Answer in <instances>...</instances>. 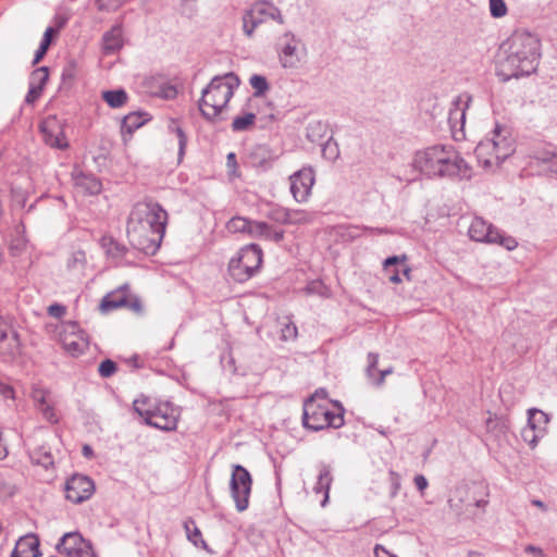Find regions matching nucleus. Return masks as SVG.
<instances>
[{"label": "nucleus", "instance_id": "f257e3e1", "mask_svg": "<svg viewBox=\"0 0 557 557\" xmlns=\"http://www.w3.org/2000/svg\"><path fill=\"white\" fill-rule=\"evenodd\" d=\"M541 42L529 32H515L503 41L495 54L496 75L503 82L535 72Z\"/></svg>", "mask_w": 557, "mask_h": 557}, {"label": "nucleus", "instance_id": "f03ea898", "mask_svg": "<svg viewBox=\"0 0 557 557\" xmlns=\"http://www.w3.org/2000/svg\"><path fill=\"white\" fill-rule=\"evenodd\" d=\"M168 224V212L157 202H137L127 218L129 244L146 255H154L162 243Z\"/></svg>", "mask_w": 557, "mask_h": 557}, {"label": "nucleus", "instance_id": "7ed1b4c3", "mask_svg": "<svg viewBox=\"0 0 557 557\" xmlns=\"http://www.w3.org/2000/svg\"><path fill=\"white\" fill-rule=\"evenodd\" d=\"M411 165L428 177L469 176L467 163L451 145H434L417 151Z\"/></svg>", "mask_w": 557, "mask_h": 557}, {"label": "nucleus", "instance_id": "20e7f679", "mask_svg": "<svg viewBox=\"0 0 557 557\" xmlns=\"http://www.w3.org/2000/svg\"><path fill=\"white\" fill-rule=\"evenodd\" d=\"M239 79L234 73L214 76L201 91L199 110L201 115L211 122L222 120V112L227 107Z\"/></svg>", "mask_w": 557, "mask_h": 557}, {"label": "nucleus", "instance_id": "39448f33", "mask_svg": "<svg viewBox=\"0 0 557 557\" xmlns=\"http://www.w3.org/2000/svg\"><path fill=\"white\" fill-rule=\"evenodd\" d=\"M302 424L312 431L338 429L344 424L343 409L332 411L326 403H319L314 397H310L304 404Z\"/></svg>", "mask_w": 557, "mask_h": 557}, {"label": "nucleus", "instance_id": "423d86ee", "mask_svg": "<svg viewBox=\"0 0 557 557\" xmlns=\"http://www.w3.org/2000/svg\"><path fill=\"white\" fill-rule=\"evenodd\" d=\"M261 263V248L256 244H250L242 248L237 256L230 260L228 274L235 282L244 283L256 274Z\"/></svg>", "mask_w": 557, "mask_h": 557}, {"label": "nucleus", "instance_id": "0eeeda50", "mask_svg": "<svg viewBox=\"0 0 557 557\" xmlns=\"http://www.w3.org/2000/svg\"><path fill=\"white\" fill-rule=\"evenodd\" d=\"M119 308H127L137 315L144 314L145 309L141 299L131 292L128 283L108 293L99 305V309L102 313H108Z\"/></svg>", "mask_w": 557, "mask_h": 557}, {"label": "nucleus", "instance_id": "6e6552de", "mask_svg": "<svg viewBox=\"0 0 557 557\" xmlns=\"http://www.w3.org/2000/svg\"><path fill=\"white\" fill-rule=\"evenodd\" d=\"M273 20L278 24L284 23V18L278 8L269 1H258L251 5L243 15V30L247 37L253 35L255 29L262 23Z\"/></svg>", "mask_w": 557, "mask_h": 557}, {"label": "nucleus", "instance_id": "1a4fd4ad", "mask_svg": "<svg viewBox=\"0 0 557 557\" xmlns=\"http://www.w3.org/2000/svg\"><path fill=\"white\" fill-rule=\"evenodd\" d=\"M275 49L284 69H298L306 57V48L293 33L286 32L277 38Z\"/></svg>", "mask_w": 557, "mask_h": 557}, {"label": "nucleus", "instance_id": "9d476101", "mask_svg": "<svg viewBox=\"0 0 557 557\" xmlns=\"http://www.w3.org/2000/svg\"><path fill=\"white\" fill-rule=\"evenodd\" d=\"M252 479L249 471L240 466L234 465L230 480L231 496L239 512L245 511L249 506Z\"/></svg>", "mask_w": 557, "mask_h": 557}, {"label": "nucleus", "instance_id": "9b49d317", "mask_svg": "<svg viewBox=\"0 0 557 557\" xmlns=\"http://www.w3.org/2000/svg\"><path fill=\"white\" fill-rule=\"evenodd\" d=\"M59 335L64 350L73 357L84 354L88 348V337L76 322H63Z\"/></svg>", "mask_w": 557, "mask_h": 557}, {"label": "nucleus", "instance_id": "f8f14e48", "mask_svg": "<svg viewBox=\"0 0 557 557\" xmlns=\"http://www.w3.org/2000/svg\"><path fill=\"white\" fill-rule=\"evenodd\" d=\"M59 554L65 557H98L91 543L78 532L65 533L55 546Z\"/></svg>", "mask_w": 557, "mask_h": 557}, {"label": "nucleus", "instance_id": "ddd939ff", "mask_svg": "<svg viewBox=\"0 0 557 557\" xmlns=\"http://www.w3.org/2000/svg\"><path fill=\"white\" fill-rule=\"evenodd\" d=\"M180 410L169 401L159 403L148 414L147 425L162 431H174L177 426Z\"/></svg>", "mask_w": 557, "mask_h": 557}, {"label": "nucleus", "instance_id": "4468645a", "mask_svg": "<svg viewBox=\"0 0 557 557\" xmlns=\"http://www.w3.org/2000/svg\"><path fill=\"white\" fill-rule=\"evenodd\" d=\"M35 408L41 417L51 424L59 422L60 417L57 411V399L53 393L44 386L34 385L30 393Z\"/></svg>", "mask_w": 557, "mask_h": 557}, {"label": "nucleus", "instance_id": "2eb2a0df", "mask_svg": "<svg viewBox=\"0 0 557 557\" xmlns=\"http://www.w3.org/2000/svg\"><path fill=\"white\" fill-rule=\"evenodd\" d=\"M65 497L74 504L89 499L95 492V483L87 475L73 474L65 483Z\"/></svg>", "mask_w": 557, "mask_h": 557}, {"label": "nucleus", "instance_id": "dca6fc26", "mask_svg": "<svg viewBox=\"0 0 557 557\" xmlns=\"http://www.w3.org/2000/svg\"><path fill=\"white\" fill-rule=\"evenodd\" d=\"M21 352L17 332L0 315V356L10 361Z\"/></svg>", "mask_w": 557, "mask_h": 557}, {"label": "nucleus", "instance_id": "f3484780", "mask_svg": "<svg viewBox=\"0 0 557 557\" xmlns=\"http://www.w3.org/2000/svg\"><path fill=\"white\" fill-rule=\"evenodd\" d=\"M290 193L297 202L306 201L311 195L314 173L311 168H302L289 176Z\"/></svg>", "mask_w": 557, "mask_h": 557}, {"label": "nucleus", "instance_id": "a211bd4d", "mask_svg": "<svg viewBox=\"0 0 557 557\" xmlns=\"http://www.w3.org/2000/svg\"><path fill=\"white\" fill-rule=\"evenodd\" d=\"M492 144L495 157L499 161L507 159L515 151L511 131L505 125H495Z\"/></svg>", "mask_w": 557, "mask_h": 557}, {"label": "nucleus", "instance_id": "6ab92c4d", "mask_svg": "<svg viewBox=\"0 0 557 557\" xmlns=\"http://www.w3.org/2000/svg\"><path fill=\"white\" fill-rule=\"evenodd\" d=\"M44 141L52 148L64 149L67 141L61 124L55 117H48L40 124Z\"/></svg>", "mask_w": 557, "mask_h": 557}, {"label": "nucleus", "instance_id": "aec40b11", "mask_svg": "<svg viewBox=\"0 0 557 557\" xmlns=\"http://www.w3.org/2000/svg\"><path fill=\"white\" fill-rule=\"evenodd\" d=\"M463 493H466V491L458 490L457 494L448 500L450 508L458 516H462L465 518H474L479 516V513L484 512L486 503L483 499L472 498L463 506Z\"/></svg>", "mask_w": 557, "mask_h": 557}, {"label": "nucleus", "instance_id": "412c9836", "mask_svg": "<svg viewBox=\"0 0 557 557\" xmlns=\"http://www.w3.org/2000/svg\"><path fill=\"white\" fill-rule=\"evenodd\" d=\"M143 88L147 94L163 99H173L177 95L176 88L161 75L146 77Z\"/></svg>", "mask_w": 557, "mask_h": 557}, {"label": "nucleus", "instance_id": "4be33fe9", "mask_svg": "<svg viewBox=\"0 0 557 557\" xmlns=\"http://www.w3.org/2000/svg\"><path fill=\"white\" fill-rule=\"evenodd\" d=\"M27 449L30 460L44 468L53 466V456L50 447H47L46 441H39L36 437H32L27 442Z\"/></svg>", "mask_w": 557, "mask_h": 557}, {"label": "nucleus", "instance_id": "5701e85b", "mask_svg": "<svg viewBox=\"0 0 557 557\" xmlns=\"http://www.w3.org/2000/svg\"><path fill=\"white\" fill-rule=\"evenodd\" d=\"M75 188L85 195H97L101 191V182L91 174H86L75 169L72 173Z\"/></svg>", "mask_w": 557, "mask_h": 557}, {"label": "nucleus", "instance_id": "b1692460", "mask_svg": "<svg viewBox=\"0 0 557 557\" xmlns=\"http://www.w3.org/2000/svg\"><path fill=\"white\" fill-rule=\"evenodd\" d=\"M39 555V539L36 534L29 533L20 537L11 557H38Z\"/></svg>", "mask_w": 557, "mask_h": 557}, {"label": "nucleus", "instance_id": "393cba45", "mask_svg": "<svg viewBox=\"0 0 557 557\" xmlns=\"http://www.w3.org/2000/svg\"><path fill=\"white\" fill-rule=\"evenodd\" d=\"M368 366L366 369V373L370 382L375 386H382L385 382V377L388 374H392L394 371L393 367H389L387 369L376 371V366L379 362V355L375 352H369L368 354Z\"/></svg>", "mask_w": 557, "mask_h": 557}, {"label": "nucleus", "instance_id": "a878e982", "mask_svg": "<svg viewBox=\"0 0 557 557\" xmlns=\"http://www.w3.org/2000/svg\"><path fill=\"white\" fill-rule=\"evenodd\" d=\"M123 30L121 25H114L102 36V50L104 54H112L123 47Z\"/></svg>", "mask_w": 557, "mask_h": 557}, {"label": "nucleus", "instance_id": "bb28decb", "mask_svg": "<svg viewBox=\"0 0 557 557\" xmlns=\"http://www.w3.org/2000/svg\"><path fill=\"white\" fill-rule=\"evenodd\" d=\"M332 481L333 478L330 468L327 466H322L318 475V481L313 486L315 494H323V499L321 502L322 507H324L329 500V493Z\"/></svg>", "mask_w": 557, "mask_h": 557}, {"label": "nucleus", "instance_id": "cd10ccee", "mask_svg": "<svg viewBox=\"0 0 557 557\" xmlns=\"http://www.w3.org/2000/svg\"><path fill=\"white\" fill-rule=\"evenodd\" d=\"M249 161L251 166L265 171L272 166L273 159L265 147L257 146L250 151Z\"/></svg>", "mask_w": 557, "mask_h": 557}, {"label": "nucleus", "instance_id": "c85d7f7f", "mask_svg": "<svg viewBox=\"0 0 557 557\" xmlns=\"http://www.w3.org/2000/svg\"><path fill=\"white\" fill-rule=\"evenodd\" d=\"M471 97L467 94L460 95L454 101V107L449 110L448 121L451 124V127H455L458 122H461V125L465 122V109L468 107Z\"/></svg>", "mask_w": 557, "mask_h": 557}, {"label": "nucleus", "instance_id": "c756f323", "mask_svg": "<svg viewBox=\"0 0 557 557\" xmlns=\"http://www.w3.org/2000/svg\"><path fill=\"white\" fill-rule=\"evenodd\" d=\"M286 224H309L314 220V213L305 210H285L280 218Z\"/></svg>", "mask_w": 557, "mask_h": 557}, {"label": "nucleus", "instance_id": "7c9ffc66", "mask_svg": "<svg viewBox=\"0 0 557 557\" xmlns=\"http://www.w3.org/2000/svg\"><path fill=\"white\" fill-rule=\"evenodd\" d=\"M472 240L485 243L487 242V225L481 218H474L468 230Z\"/></svg>", "mask_w": 557, "mask_h": 557}, {"label": "nucleus", "instance_id": "2f4dec72", "mask_svg": "<svg viewBox=\"0 0 557 557\" xmlns=\"http://www.w3.org/2000/svg\"><path fill=\"white\" fill-rule=\"evenodd\" d=\"M184 529L186 531L188 541H190L195 546H200L202 548L208 547L206 541L202 539L201 531L199 530V528L196 525V522L191 518L185 520Z\"/></svg>", "mask_w": 557, "mask_h": 557}, {"label": "nucleus", "instance_id": "473e14b6", "mask_svg": "<svg viewBox=\"0 0 557 557\" xmlns=\"http://www.w3.org/2000/svg\"><path fill=\"white\" fill-rule=\"evenodd\" d=\"M408 257L406 255L388 257L383 262V269L385 272H388L391 267L400 265L403 275L406 277L407 281L410 282L411 268L406 263Z\"/></svg>", "mask_w": 557, "mask_h": 557}, {"label": "nucleus", "instance_id": "72a5a7b5", "mask_svg": "<svg viewBox=\"0 0 557 557\" xmlns=\"http://www.w3.org/2000/svg\"><path fill=\"white\" fill-rule=\"evenodd\" d=\"M102 99L108 103L109 107L117 109L126 103L128 96L124 89H114L103 91Z\"/></svg>", "mask_w": 557, "mask_h": 557}, {"label": "nucleus", "instance_id": "f704fd0d", "mask_svg": "<svg viewBox=\"0 0 557 557\" xmlns=\"http://www.w3.org/2000/svg\"><path fill=\"white\" fill-rule=\"evenodd\" d=\"M146 121L147 119L145 117V114L140 112H132L123 119L121 128L123 132L132 134L137 128L143 126Z\"/></svg>", "mask_w": 557, "mask_h": 557}, {"label": "nucleus", "instance_id": "c9c22d12", "mask_svg": "<svg viewBox=\"0 0 557 557\" xmlns=\"http://www.w3.org/2000/svg\"><path fill=\"white\" fill-rule=\"evenodd\" d=\"M490 244H497L505 247L507 250H513L518 246L513 237L505 236L497 230H493L492 225H490Z\"/></svg>", "mask_w": 557, "mask_h": 557}, {"label": "nucleus", "instance_id": "e433bc0d", "mask_svg": "<svg viewBox=\"0 0 557 557\" xmlns=\"http://www.w3.org/2000/svg\"><path fill=\"white\" fill-rule=\"evenodd\" d=\"M256 123V114L252 112L236 116L232 122L233 132H245L250 129Z\"/></svg>", "mask_w": 557, "mask_h": 557}, {"label": "nucleus", "instance_id": "4c0bfd02", "mask_svg": "<svg viewBox=\"0 0 557 557\" xmlns=\"http://www.w3.org/2000/svg\"><path fill=\"white\" fill-rule=\"evenodd\" d=\"M548 423V416L539 409H530L528 424L536 429L539 432L544 431V426Z\"/></svg>", "mask_w": 557, "mask_h": 557}, {"label": "nucleus", "instance_id": "58836bf2", "mask_svg": "<svg viewBox=\"0 0 557 557\" xmlns=\"http://www.w3.org/2000/svg\"><path fill=\"white\" fill-rule=\"evenodd\" d=\"M49 78V70L47 66H41L34 70L29 77V85L44 90L45 85Z\"/></svg>", "mask_w": 557, "mask_h": 557}, {"label": "nucleus", "instance_id": "ea45409f", "mask_svg": "<svg viewBox=\"0 0 557 557\" xmlns=\"http://www.w3.org/2000/svg\"><path fill=\"white\" fill-rule=\"evenodd\" d=\"M249 84L253 89L255 97H262L270 88L267 78L259 74H253L249 78Z\"/></svg>", "mask_w": 557, "mask_h": 557}, {"label": "nucleus", "instance_id": "a19ab883", "mask_svg": "<svg viewBox=\"0 0 557 557\" xmlns=\"http://www.w3.org/2000/svg\"><path fill=\"white\" fill-rule=\"evenodd\" d=\"M250 224L251 220L242 216H235L228 221L227 228L233 233H248Z\"/></svg>", "mask_w": 557, "mask_h": 557}, {"label": "nucleus", "instance_id": "79ce46f5", "mask_svg": "<svg viewBox=\"0 0 557 557\" xmlns=\"http://www.w3.org/2000/svg\"><path fill=\"white\" fill-rule=\"evenodd\" d=\"M542 432H539L536 429H534L531 425H527L521 431V436L525 443L529 444L531 448H535L537 445V442L540 437L542 436Z\"/></svg>", "mask_w": 557, "mask_h": 557}, {"label": "nucleus", "instance_id": "37998d69", "mask_svg": "<svg viewBox=\"0 0 557 557\" xmlns=\"http://www.w3.org/2000/svg\"><path fill=\"white\" fill-rule=\"evenodd\" d=\"M149 399L147 397H141L138 399H135L133 403V408L135 412H137L140 417L144 418L145 423L148 420V414L151 413L152 409L148 406Z\"/></svg>", "mask_w": 557, "mask_h": 557}, {"label": "nucleus", "instance_id": "c03bdc74", "mask_svg": "<svg viewBox=\"0 0 557 557\" xmlns=\"http://www.w3.org/2000/svg\"><path fill=\"white\" fill-rule=\"evenodd\" d=\"M126 0H96L99 11L114 12L119 10Z\"/></svg>", "mask_w": 557, "mask_h": 557}, {"label": "nucleus", "instance_id": "a18cd8bd", "mask_svg": "<svg viewBox=\"0 0 557 557\" xmlns=\"http://www.w3.org/2000/svg\"><path fill=\"white\" fill-rule=\"evenodd\" d=\"M85 261V253L83 251H75L67 259L66 265L70 270H82Z\"/></svg>", "mask_w": 557, "mask_h": 557}, {"label": "nucleus", "instance_id": "49530a36", "mask_svg": "<svg viewBox=\"0 0 557 557\" xmlns=\"http://www.w3.org/2000/svg\"><path fill=\"white\" fill-rule=\"evenodd\" d=\"M507 5L504 0H490V13L494 17H503L507 14Z\"/></svg>", "mask_w": 557, "mask_h": 557}, {"label": "nucleus", "instance_id": "de8ad7c7", "mask_svg": "<svg viewBox=\"0 0 557 557\" xmlns=\"http://www.w3.org/2000/svg\"><path fill=\"white\" fill-rule=\"evenodd\" d=\"M297 327L296 325L290 322V321H287V322H284L282 324V329H281V339L282 341H293L297 337Z\"/></svg>", "mask_w": 557, "mask_h": 557}, {"label": "nucleus", "instance_id": "09e8293b", "mask_svg": "<svg viewBox=\"0 0 557 557\" xmlns=\"http://www.w3.org/2000/svg\"><path fill=\"white\" fill-rule=\"evenodd\" d=\"M116 363L111 359L103 360L98 368V372L101 377H110L116 372Z\"/></svg>", "mask_w": 557, "mask_h": 557}, {"label": "nucleus", "instance_id": "8fccbe9b", "mask_svg": "<svg viewBox=\"0 0 557 557\" xmlns=\"http://www.w3.org/2000/svg\"><path fill=\"white\" fill-rule=\"evenodd\" d=\"M268 225L265 222L251 221L248 234L252 237H263L268 235Z\"/></svg>", "mask_w": 557, "mask_h": 557}, {"label": "nucleus", "instance_id": "3c124183", "mask_svg": "<svg viewBox=\"0 0 557 557\" xmlns=\"http://www.w3.org/2000/svg\"><path fill=\"white\" fill-rule=\"evenodd\" d=\"M226 168L227 174L230 177L235 178L240 176V172L238 170V163L236 159V154L234 152H230L226 156Z\"/></svg>", "mask_w": 557, "mask_h": 557}, {"label": "nucleus", "instance_id": "603ef678", "mask_svg": "<svg viewBox=\"0 0 557 557\" xmlns=\"http://www.w3.org/2000/svg\"><path fill=\"white\" fill-rule=\"evenodd\" d=\"M388 475H389V482H391L389 495L393 498L398 494V492L400 490V475L393 470H391L388 472Z\"/></svg>", "mask_w": 557, "mask_h": 557}, {"label": "nucleus", "instance_id": "864d4df0", "mask_svg": "<svg viewBox=\"0 0 557 557\" xmlns=\"http://www.w3.org/2000/svg\"><path fill=\"white\" fill-rule=\"evenodd\" d=\"M41 94H42L41 89H38L35 86L29 85L28 92L25 97V102L33 104L34 102H36L39 99Z\"/></svg>", "mask_w": 557, "mask_h": 557}, {"label": "nucleus", "instance_id": "5fc2aeb1", "mask_svg": "<svg viewBox=\"0 0 557 557\" xmlns=\"http://www.w3.org/2000/svg\"><path fill=\"white\" fill-rule=\"evenodd\" d=\"M48 313L53 318H61L65 313V307L59 304H53L48 307Z\"/></svg>", "mask_w": 557, "mask_h": 557}, {"label": "nucleus", "instance_id": "6e6d98bb", "mask_svg": "<svg viewBox=\"0 0 557 557\" xmlns=\"http://www.w3.org/2000/svg\"><path fill=\"white\" fill-rule=\"evenodd\" d=\"M399 265H394L389 268V271L386 272L388 274V280L394 284L401 283V277L399 273L401 272V268H398Z\"/></svg>", "mask_w": 557, "mask_h": 557}, {"label": "nucleus", "instance_id": "4d7b16f0", "mask_svg": "<svg viewBox=\"0 0 557 557\" xmlns=\"http://www.w3.org/2000/svg\"><path fill=\"white\" fill-rule=\"evenodd\" d=\"M268 235H265V239L273 240L275 243H278L283 239L284 233L283 231H276L273 230L270 225H268Z\"/></svg>", "mask_w": 557, "mask_h": 557}, {"label": "nucleus", "instance_id": "13d9d810", "mask_svg": "<svg viewBox=\"0 0 557 557\" xmlns=\"http://www.w3.org/2000/svg\"><path fill=\"white\" fill-rule=\"evenodd\" d=\"M175 132L178 138L180 156H183L187 144V137L181 127H177Z\"/></svg>", "mask_w": 557, "mask_h": 557}, {"label": "nucleus", "instance_id": "bf43d9fd", "mask_svg": "<svg viewBox=\"0 0 557 557\" xmlns=\"http://www.w3.org/2000/svg\"><path fill=\"white\" fill-rule=\"evenodd\" d=\"M58 29L53 28V27H48L45 33H44V36H42V39H41V42L40 45H42L44 47H48L50 46L51 44V39H52V36L54 33H57Z\"/></svg>", "mask_w": 557, "mask_h": 557}, {"label": "nucleus", "instance_id": "052dcab7", "mask_svg": "<svg viewBox=\"0 0 557 557\" xmlns=\"http://www.w3.org/2000/svg\"><path fill=\"white\" fill-rule=\"evenodd\" d=\"M414 481V485L420 491V492H423L426 487H428V480L425 479L424 475L422 474H417L413 479Z\"/></svg>", "mask_w": 557, "mask_h": 557}, {"label": "nucleus", "instance_id": "680f3d73", "mask_svg": "<svg viewBox=\"0 0 557 557\" xmlns=\"http://www.w3.org/2000/svg\"><path fill=\"white\" fill-rule=\"evenodd\" d=\"M374 555L375 557H397L393 554H391L387 549H385L383 546L381 545H375L374 547Z\"/></svg>", "mask_w": 557, "mask_h": 557}, {"label": "nucleus", "instance_id": "e2e57ef3", "mask_svg": "<svg viewBox=\"0 0 557 557\" xmlns=\"http://www.w3.org/2000/svg\"><path fill=\"white\" fill-rule=\"evenodd\" d=\"M48 47H44L42 45L39 46L35 53V58L33 60V64H37L47 53Z\"/></svg>", "mask_w": 557, "mask_h": 557}, {"label": "nucleus", "instance_id": "0e129e2a", "mask_svg": "<svg viewBox=\"0 0 557 557\" xmlns=\"http://www.w3.org/2000/svg\"><path fill=\"white\" fill-rule=\"evenodd\" d=\"M82 451L86 458H91L94 456L92 448L89 445H84Z\"/></svg>", "mask_w": 557, "mask_h": 557}, {"label": "nucleus", "instance_id": "69168bd1", "mask_svg": "<svg viewBox=\"0 0 557 557\" xmlns=\"http://www.w3.org/2000/svg\"><path fill=\"white\" fill-rule=\"evenodd\" d=\"M527 553L537 554L539 556H542V549L539 547H535L533 545H529L525 547Z\"/></svg>", "mask_w": 557, "mask_h": 557}, {"label": "nucleus", "instance_id": "338daca9", "mask_svg": "<svg viewBox=\"0 0 557 557\" xmlns=\"http://www.w3.org/2000/svg\"><path fill=\"white\" fill-rule=\"evenodd\" d=\"M66 18L65 17H62V16H59L57 17V29L59 30L60 28H62L65 24H66Z\"/></svg>", "mask_w": 557, "mask_h": 557}, {"label": "nucleus", "instance_id": "774afa93", "mask_svg": "<svg viewBox=\"0 0 557 557\" xmlns=\"http://www.w3.org/2000/svg\"><path fill=\"white\" fill-rule=\"evenodd\" d=\"M532 504H533L534 506H536V507L541 508L542 510H546V506H545V504H544L542 500H540V499H533V500H532Z\"/></svg>", "mask_w": 557, "mask_h": 557}]
</instances>
